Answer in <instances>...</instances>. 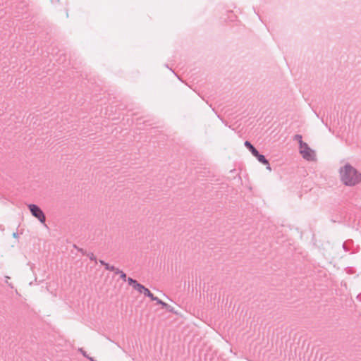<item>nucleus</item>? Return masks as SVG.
Wrapping results in <instances>:
<instances>
[{"label": "nucleus", "mask_w": 361, "mask_h": 361, "mask_svg": "<svg viewBox=\"0 0 361 361\" xmlns=\"http://www.w3.org/2000/svg\"><path fill=\"white\" fill-rule=\"evenodd\" d=\"M341 182L345 186L354 187L361 183V172L349 163H345L339 168Z\"/></svg>", "instance_id": "nucleus-1"}, {"label": "nucleus", "mask_w": 361, "mask_h": 361, "mask_svg": "<svg viewBox=\"0 0 361 361\" xmlns=\"http://www.w3.org/2000/svg\"><path fill=\"white\" fill-rule=\"evenodd\" d=\"M148 297H150L152 298V300H157V302L160 304H161L163 305V307H166V309L169 311V312H173V307H171L170 305H169L168 304L161 301V300H159L157 299V297H154V295H147Z\"/></svg>", "instance_id": "nucleus-5"}, {"label": "nucleus", "mask_w": 361, "mask_h": 361, "mask_svg": "<svg viewBox=\"0 0 361 361\" xmlns=\"http://www.w3.org/2000/svg\"><path fill=\"white\" fill-rule=\"evenodd\" d=\"M99 263H100L101 264H102L103 266H104V267H105V264H107V263H106L104 260H99Z\"/></svg>", "instance_id": "nucleus-13"}, {"label": "nucleus", "mask_w": 361, "mask_h": 361, "mask_svg": "<svg viewBox=\"0 0 361 361\" xmlns=\"http://www.w3.org/2000/svg\"><path fill=\"white\" fill-rule=\"evenodd\" d=\"M266 165H267V169L268 170L271 171V167H270L269 164L268 163V164H266Z\"/></svg>", "instance_id": "nucleus-15"}, {"label": "nucleus", "mask_w": 361, "mask_h": 361, "mask_svg": "<svg viewBox=\"0 0 361 361\" xmlns=\"http://www.w3.org/2000/svg\"><path fill=\"white\" fill-rule=\"evenodd\" d=\"M115 274H118L120 278L123 281H126L128 283V278H127V276L126 274L121 270H120L119 269H116V271L115 273Z\"/></svg>", "instance_id": "nucleus-8"}, {"label": "nucleus", "mask_w": 361, "mask_h": 361, "mask_svg": "<svg viewBox=\"0 0 361 361\" xmlns=\"http://www.w3.org/2000/svg\"><path fill=\"white\" fill-rule=\"evenodd\" d=\"M87 256L89 257L90 260L96 262V257L93 253H90L87 255Z\"/></svg>", "instance_id": "nucleus-11"}, {"label": "nucleus", "mask_w": 361, "mask_h": 361, "mask_svg": "<svg viewBox=\"0 0 361 361\" xmlns=\"http://www.w3.org/2000/svg\"><path fill=\"white\" fill-rule=\"evenodd\" d=\"M28 208L33 216L37 218L42 224H45L46 217L43 211L36 204H28Z\"/></svg>", "instance_id": "nucleus-3"}, {"label": "nucleus", "mask_w": 361, "mask_h": 361, "mask_svg": "<svg viewBox=\"0 0 361 361\" xmlns=\"http://www.w3.org/2000/svg\"><path fill=\"white\" fill-rule=\"evenodd\" d=\"M299 152L302 158L307 161H314L316 159L315 152L306 142H301V145L299 146Z\"/></svg>", "instance_id": "nucleus-2"}, {"label": "nucleus", "mask_w": 361, "mask_h": 361, "mask_svg": "<svg viewBox=\"0 0 361 361\" xmlns=\"http://www.w3.org/2000/svg\"><path fill=\"white\" fill-rule=\"evenodd\" d=\"M245 146L251 152L252 155L257 154V150L249 141L245 142Z\"/></svg>", "instance_id": "nucleus-7"}, {"label": "nucleus", "mask_w": 361, "mask_h": 361, "mask_svg": "<svg viewBox=\"0 0 361 361\" xmlns=\"http://www.w3.org/2000/svg\"><path fill=\"white\" fill-rule=\"evenodd\" d=\"M302 139V135H299V134L295 135L294 137V140L298 141L299 146L301 145V142H303Z\"/></svg>", "instance_id": "nucleus-10"}, {"label": "nucleus", "mask_w": 361, "mask_h": 361, "mask_svg": "<svg viewBox=\"0 0 361 361\" xmlns=\"http://www.w3.org/2000/svg\"><path fill=\"white\" fill-rule=\"evenodd\" d=\"M128 284L133 288V290L139 293H151L150 290L130 277L128 278Z\"/></svg>", "instance_id": "nucleus-4"}, {"label": "nucleus", "mask_w": 361, "mask_h": 361, "mask_svg": "<svg viewBox=\"0 0 361 361\" xmlns=\"http://www.w3.org/2000/svg\"><path fill=\"white\" fill-rule=\"evenodd\" d=\"M253 156L255 157L260 163L263 164H268V160L264 155L260 154L258 151L257 152V154H255Z\"/></svg>", "instance_id": "nucleus-6"}, {"label": "nucleus", "mask_w": 361, "mask_h": 361, "mask_svg": "<svg viewBox=\"0 0 361 361\" xmlns=\"http://www.w3.org/2000/svg\"><path fill=\"white\" fill-rule=\"evenodd\" d=\"M357 298L361 301V295H357Z\"/></svg>", "instance_id": "nucleus-16"}, {"label": "nucleus", "mask_w": 361, "mask_h": 361, "mask_svg": "<svg viewBox=\"0 0 361 361\" xmlns=\"http://www.w3.org/2000/svg\"><path fill=\"white\" fill-rule=\"evenodd\" d=\"M105 269L106 270L114 271V273H116V269H118V268H116L114 266L110 265L109 264L107 263L106 264H105Z\"/></svg>", "instance_id": "nucleus-9"}, {"label": "nucleus", "mask_w": 361, "mask_h": 361, "mask_svg": "<svg viewBox=\"0 0 361 361\" xmlns=\"http://www.w3.org/2000/svg\"><path fill=\"white\" fill-rule=\"evenodd\" d=\"M80 351L82 353V355H83L85 357H86L89 358V359H90V360H92V361H94V360H92V357H89L87 356V355L86 354V352H85V351H84L82 348H80Z\"/></svg>", "instance_id": "nucleus-12"}, {"label": "nucleus", "mask_w": 361, "mask_h": 361, "mask_svg": "<svg viewBox=\"0 0 361 361\" xmlns=\"http://www.w3.org/2000/svg\"><path fill=\"white\" fill-rule=\"evenodd\" d=\"M6 282L8 283V279H9L10 278L8 276H6Z\"/></svg>", "instance_id": "nucleus-17"}, {"label": "nucleus", "mask_w": 361, "mask_h": 361, "mask_svg": "<svg viewBox=\"0 0 361 361\" xmlns=\"http://www.w3.org/2000/svg\"><path fill=\"white\" fill-rule=\"evenodd\" d=\"M13 236L15 238H18V234L17 233H13Z\"/></svg>", "instance_id": "nucleus-14"}]
</instances>
